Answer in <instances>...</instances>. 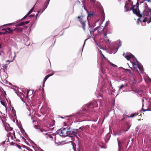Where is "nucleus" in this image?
<instances>
[{
	"instance_id": "45",
	"label": "nucleus",
	"mask_w": 151,
	"mask_h": 151,
	"mask_svg": "<svg viewBox=\"0 0 151 151\" xmlns=\"http://www.w3.org/2000/svg\"><path fill=\"white\" fill-rule=\"evenodd\" d=\"M34 15H32H32H29V16H28V17H29V18H30V17H34Z\"/></svg>"
},
{
	"instance_id": "5",
	"label": "nucleus",
	"mask_w": 151,
	"mask_h": 151,
	"mask_svg": "<svg viewBox=\"0 0 151 151\" xmlns=\"http://www.w3.org/2000/svg\"><path fill=\"white\" fill-rule=\"evenodd\" d=\"M43 134L45 135L46 138L48 140L50 141H55L56 139L55 136L53 134H50L49 132H47L45 131Z\"/></svg>"
},
{
	"instance_id": "12",
	"label": "nucleus",
	"mask_w": 151,
	"mask_h": 151,
	"mask_svg": "<svg viewBox=\"0 0 151 151\" xmlns=\"http://www.w3.org/2000/svg\"><path fill=\"white\" fill-rule=\"evenodd\" d=\"M86 127V126L85 127L84 126H82V127H80L78 129H75L76 133V136H77L78 133L81 132L82 131L84 130Z\"/></svg>"
},
{
	"instance_id": "60",
	"label": "nucleus",
	"mask_w": 151,
	"mask_h": 151,
	"mask_svg": "<svg viewBox=\"0 0 151 151\" xmlns=\"http://www.w3.org/2000/svg\"><path fill=\"white\" fill-rule=\"evenodd\" d=\"M109 39L107 40V41H109Z\"/></svg>"
},
{
	"instance_id": "10",
	"label": "nucleus",
	"mask_w": 151,
	"mask_h": 151,
	"mask_svg": "<svg viewBox=\"0 0 151 151\" xmlns=\"http://www.w3.org/2000/svg\"><path fill=\"white\" fill-rule=\"evenodd\" d=\"M119 42V43L118 45V47L117 48H116L115 47H114L113 49H111L110 53L115 54L117 52L119 48L121 46L122 42L120 40L117 41L116 42V44H117V42Z\"/></svg>"
},
{
	"instance_id": "23",
	"label": "nucleus",
	"mask_w": 151,
	"mask_h": 151,
	"mask_svg": "<svg viewBox=\"0 0 151 151\" xmlns=\"http://www.w3.org/2000/svg\"><path fill=\"white\" fill-rule=\"evenodd\" d=\"M54 74V73H52V74H50L49 75H48L46 76L44 78L43 80V83H45L46 80L47 79V78L50 77L52 76Z\"/></svg>"
},
{
	"instance_id": "39",
	"label": "nucleus",
	"mask_w": 151,
	"mask_h": 151,
	"mask_svg": "<svg viewBox=\"0 0 151 151\" xmlns=\"http://www.w3.org/2000/svg\"><path fill=\"white\" fill-rule=\"evenodd\" d=\"M104 37L105 38H107V34L106 33H104Z\"/></svg>"
},
{
	"instance_id": "64",
	"label": "nucleus",
	"mask_w": 151,
	"mask_h": 151,
	"mask_svg": "<svg viewBox=\"0 0 151 151\" xmlns=\"http://www.w3.org/2000/svg\"><path fill=\"white\" fill-rule=\"evenodd\" d=\"M61 118L62 119H63V117H61Z\"/></svg>"
},
{
	"instance_id": "8",
	"label": "nucleus",
	"mask_w": 151,
	"mask_h": 151,
	"mask_svg": "<svg viewBox=\"0 0 151 151\" xmlns=\"http://www.w3.org/2000/svg\"><path fill=\"white\" fill-rule=\"evenodd\" d=\"M101 73H102L104 74H105V73L104 69L102 68H101V71L99 72L100 77L99 78V82L98 83V84H99L100 83H101L102 85H103L104 83V78H103L101 76H100V74Z\"/></svg>"
},
{
	"instance_id": "15",
	"label": "nucleus",
	"mask_w": 151,
	"mask_h": 151,
	"mask_svg": "<svg viewBox=\"0 0 151 151\" xmlns=\"http://www.w3.org/2000/svg\"><path fill=\"white\" fill-rule=\"evenodd\" d=\"M18 89L19 88H18L15 87L13 88V89L15 91V92L17 94V95L19 96H21L22 95H23V96H24V94L21 92H19Z\"/></svg>"
},
{
	"instance_id": "11",
	"label": "nucleus",
	"mask_w": 151,
	"mask_h": 151,
	"mask_svg": "<svg viewBox=\"0 0 151 151\" xmlns=\"http://www.w3.org/2000/svg\"><path fill=\"white\" fill-rule=\"evenodd\" d=\"M34 6L29 11L28 13L25 16H24L23 18H22L20 20H18L17 22H16V23H18V22H19V21H21L23 20V19H24L26 18L28 15L30 14L31 13H32L33 12L34 9Z\"/></svg>"
},
{
	"instance_id": "59",
	"label": "nucleus",
	"mask_w": 151,
	"mask_h": 151,
	"mask_svg": "<svg viewBox=\"0 0 151 151\" xmlns=\"http://www.w3.org/2000/svg\"><path fill=\"white\" fill-rule=\"evenodd\" d=\"M16 141H17L18 142H20V140H17H17H16Z\"/></svg>"
},
{
	"instance_id": "50",
	"label": "nucleus",
	"mask_w": 151,
	"mask_h": 151,
	"mask_svg": "<svg viewBox=\"0 0 151 151\" xmlns=\"http://www.w3.org/2000/svg\"><path fill=\"white\" fill-rule=\"evenodd\" d=\"M34 127L36 129H37L38 128V126L36 125Z\"/></svg>"
},
{
	"instance_id": "63",
	"label": "nucleus",
	"mask_w": 151,
	"mask_h": 151,
	"mask_svg": "<svg viewBox=\"0 0 151 151\" xmlns=\"http://www.w3.org/2000/svg\"><path fill=\"white\" fill-rule=\"evenodd\" d=\"M109 139H110V137H109V139H108V140H109Z\"/></svg>"
},
{
	"instance_id": "53",
	"label": "nucleus",
	"mask_w": 151,
	"mask_h": 151,
	"mask_svg": "<svg viewBox=\"0 0 151 151\" xmlns=\"http://www.w3.org/2000/svg\"><path fill=\"white\" fill-rule=\"evenodd\" d=\"M40 131H41V132H43V130H42V129H40Z\"/></svg>"
},
{
	"instance_id": "48",
	"label": "nucleus",
	"mask_w": 151,
	"mask_h": 151,
	"mask_svg": "<svg viewBox=\"0 0 151 151\" xmlns=\"http://www.w3.org/2000/svg\"><path fill=\"white\" fill-rule=\"evenodd\" d=\"M99 19L95 23V24L94 25V26H96V23H97L99 21Z\"/></svg>"
},
{
	"instance_id": "38",
	"label": "nucleus",
	"mask_w": 151,
	"mask_h": 151,
	"mask_svg": "<svg viewBox=\"0 0 151 151\" xmlns=\"http://www.w3.org/2000/svg\"><path fill=\"white\" fill-rule=\"evenodd\" d=\"M35 26V24H32L31 26H30V28H34V27Z\"/></svg>"
},
{
	"instance_id": "35",
	"label": "nucleus",
	"mask_w": 151,
	"mask_h": 151,
	"mask_svg": "<svg viewBox=\"0 0 151 151\" xmlns=\"http://www.w3.org/2000/svg\"><path fill=\"white\" fill-rule=\"evenodd\" d=\"M109 21H107L106 22L105 24V27H106L108 26V24H109Z\"/></svg>"
},
{
	"instance_id": "9",
	"label": "nucleus",
	"mask_w": 151,
	"mask_h": 151,
	"mask_svg": "<svg viewBox=\"0 0 151 151\" xmlns=\"http://www.w3.org/2000/svg\"><path fill=\"white\" fill-rule=\"evenodd\" d=\"M78 21L82 25V28L84 31L85 30V27H86L85 22L83 21V16L81 14L80 16L78 17Z\"/></svg>"
},
{
	"instance_id": "7",
	"label": "nucleus",
	"mask_w": 151,
	"mask_h": 151,
	"mask_svg": "<svg viewBox=\"0 0 151 151\" xmlns=\"http://www.w3.org/2000/svg\"><path fill=\"white\" fill-rule=\"evenodd\" d=\"M142 110L143 111H151V99H150L147 106L145 104H143L142 106Z\"/></svg>"
},
{
	"instance_id": "37",
	"label": "nucleus",
	"mask_w": 151,
	"mask_h": 151,
	"mask_svg": "<svg viewBox=\"0 0 151 151\" xmlns=\"http://www.w3.org/2000/svg\"><path fill=\"white\" fill-rule=\"evenodd\" d=\"M88 39V38H87L84 41V44L83 45V49H82V50H83V47H84V46H85V44H86V41Z\"/></svg>"
},
{
	"instance_id": "32",
	"label": "nucleus",
	"mask_w": 151,
	"mask_h": 151,
	"mask_svg": "<svg viewBox=\"0 0 151 151\" xmlns=\"http://www.w3.org/2000/svg\"><path fill=\"white\" fill-rule=\"evenodd\" d=\"M1 104L5 107L6 110V105H5V103L4 102L2 101H1Z\"/></svg>"
},
{
	"instance_id": "46",
	"label": "nucleus",
	"mask_w": 151,
	"mask_h": 151,
	"mask_svg": "<svg viewBox=\"0 0 151 151\" xmlns=\"http://www.w3.org/2000/svg\"><path fill=\"white\" fill-rule=\"evenodd\" d=\"M12 112H13V114H15V111L13 109V108H12Z\"/></svg>"
},
{
	"instance_id": "40",
	"label": "nucleus",
	"mask_w": 151,
	"mask_h": 151,
	"mask_svg": "<svg viewBox=\"0 0 151 151\" xmlns=\"http://www.w3.org/2000/svg\"><path fill=\"white\" fill-rule=\"evenodd\" d=\"M126 70H127V72H129L131 74H132V73H131V70L129 69H127Z\"/></svg>"
},
{
	"instance_id": "57",
	"label": "nucleus",
	"mask_w": 151,
	"mask_h": 151,
	"mask_svg": "<svg viewBox=\"0 0 151 151\" xmlns=\"http://www.w3.org/2000/svg\"><path fill=\"white\" fill-rule=\"evenodd\" d=\"M14 23H10V24H8V25H10V24H13Z\"/></svg>"
},
{
	"instance_id": "4",
	"label": "nucleus",
	"mask_w": 151,
	"mask_h": 151,
	"mask_svg": "<svg viewBox=\"0 0 151 151\" xmlns=\"http://www.w3.org/2000/svg\"><path fill=\"white\" fill-rule=\"evenodd\" d=\"M118 144V151H121V145L124 146H126L127 145V147L128 145L129 142V140L128 138H125L124 139L122 140L121 142H120L118 139H117Z\"/></svg>"
},
{
	"instance_id": "31",
	"label": "nucleus",
	"mask_w": 151,
	"mask_h": 151,
	"mask_svg": "<svg viewBox=\"0 0 151 151\" xmlns=\"http://www.w3.org/2000/svg\"><path fill=\"white\" fill-rule=\"evenodd\" d=\"M96 46H97L98 47L100 48V49L104 50V49L101 47V45H98L97 43H96Z\"/></svg>"
},
{
	"instance_id": "1",
	"label": "nucleus",
	"mask_w": 151,
	"mask_h": 151,
	"mask_svg": "<svg viewBox=\"0 0 151 151\" xmlns=\"http://www.w3.org/2000/svg\"><path fill=\"white\" fill-rule=\"evenodd\" d=\"M123 56L127 60L130 61L134 70L137 71L140 75L142 73V68L139 67V62L134 56L130 52L128 53H124Z\"/></svg>"
},
{
	"instance_id": "51",
	"label": "nucleus",
	"mask_w": 151,
	"mask_h": 151,
	"mask_svg": "<svg viewBox=\"0 0 151 151\" xmlns=\"http://www.w3.org/2000/svg\"><path fill=\"white\" fill-rule=\"evenodd\" d=\"M98 50H99V51L100 52V53H101H101H102V52H101V50H99V49H98Z\"/></svg>"
},
{
	"instance_id": "22",
	"label": "nucleus",
	"mask_w": 151,
	"mask_h": 151,
	"mask_svg": "<svg viewBox=\"0 0 151 151\" xmlns=\"http://www.w3.org/2000/svg\"><path fill=\"white\" fill-rule=\"evenodd\" d=\"M97 30V31L99 33H100L102 31H103V29H102L101 28H100V26H98L96 27L94 29V31Z\"/></svg>"
},
{
	"instance_id": "27",
	"label": "nucleus",
	"mask_w": 151,
	"mask_h": 151,
	"mask_svg": "<svg viewBox=\"0 0 151 151\" xmlns=\"http://www.w3.org/2000/svg\"><path fill=\"white\" fill-rule=\"evenodd\" d=\"M139 114L138 113H134L132 114L131 115L129 116V117H133L134 116H136Z\"/></svg>"
},
{
	"instance_id": "25",
	"label": "nucleus",
	"mask_w": 151,
	"mask_h": 151,
	"mask_svg": "<svg viewBox=\"0 0 151 151\" xmlns=\"http://www.w3.org/2000/svg\"><path fill=\"white\" fill-rule=\"evenodd\" d=\"M14 30H15L19 32H22L23 31V29L22 27L16 28Z\"/></svg>"
},
{
	"instance_id": "6",
	"label": "nucleus",
	"mask_w": 151,
	"mask_h": 151,
	"mask_svg": "<svg viewBox=\"0 0 151 151\" xmlns=\"http://www.w3.org/2000/svg\"><path fill=\"white\" fill-rule=\"evenodd\" d=\"M69 128H64L61 129L58 131V134L61 137H64L68 136V130H69Z\"/></svg>"
},
{
	"instance_id": "49",
	"label": "nucleus",
	"mask_w": 151,
	"mask_h": 151,
	"mask_svg": "<svg viewBox=\"0 0 151 151\" xmlns=\"http://www.w3.org/2000/svg\"><path fill=\"white\" fill-rule=\"evenodd\" d=\"M90 1H92L93 2H94L96 1V0H90Z\"/></svg>"
},
{
	"instance_id": "62",
	"label": "nucleus",
	"mask_w": 151,
	"mask_h": 151,
	"mask_svg": "<svg viewBox=\"0 0 151 151\" xmlns=\"http://www.w3.org/2000/svg\"><path fill=\"white\" fill-rule=\"evenodd\" d=\"M108 136H109V135H106V137H107Z\"/></svg>"
},
{
	"instance_id": "61",
	"label": "nucleus",
	"mask_w": 151,
	"mask_h": 151,
	"mask_svg": "<svg viewBox=\"0 0 151 151\" xmlns=\"http://www.w3.org/2000/svg\"><path fill=\"white\" fill-rule=\"evenodd\" d=\"M99 96H98V98H99V96L100 97H101V96L99 95Z\"/></svg>"
},
{
	"instance_id": "52",
	"label": "nucleus",
	"mask_w": 151,
	"mask_h": 151,
	"mask_svg": "<svg viewBox=\"0 0 151 151\" xmlns=\"http://www.w3.org/2000/svg\"><path fill=\"white\" fill-rule=\"evenodd\" d=\"M13 134L14 135V137L15 138H16V137H15V133H14V132L13 133Z\"/></svg>"
},
{
	"instance_id": "30",
	"label": "nucleus",
	"mask_w": 151,
	"mask_h": 151,
	"mask_svg": "<svg viewBox=\"0 0 151 151\" xmlns=\"http://www.w3.org/2000/svg\"><path fill=\"white\" fill-rule=\"evenodd\" d=\"M124 8L126 9V12H127L129 10V8L127 7V4H126Z\"/></svg>"
},
{
	"instance_id": "34",
	"label": "nucleus",
	"mask_w": 151,
	"mask_h": 151,
	"mask_svg": "<svg viewBox=\"0 0 151 151\" xmlns=\"http://www.w3.org/2000/svg\"><path fill=\"white\" fill-rule=\"evenodd\" d=\"M7 64H5L3 66V68L4 69H6L7 68Z\"/></svg>"
},
{
	"instance_id": "26",
	"label": "nucleus",
	"mask_w": 151,
	"mask_h": 151,
	"mask_svg": "<svg viewBox=\"0 0 151 151\" xmlns=\"http://www.w3.org/2000/svg\"><path fill=\"white\" fill-rule=\"evenodd\" d=\"M8 125L9 126V127H7V128H6V126L5 127V129L6 130L7 132L12 130V128L10 127L9 125V124H8Z\"/></svg>"
},
{
	"instance_id": "18",
	"label": "nucleus",
	"mask_w": 151,
	"mask_h": 151,
	"mask_svg": "<svg viewBox=\"0 0 151 151\" xmlns=\"http://www.w3.org/2000/svg\"><path fill=\"white\" fill-rule=\"evenodd\" d=\"M46 8H45L44 7H42V9H39L37 13L36 14V17H37L38 16V14H40L39 16H40L46 9Z\"/></svg>"
},
{
	"instance_id": "28",
	"label": "nucleus",
	"mask_w": 151,
	"mask_h": 151,
	"mask_svg": "<svg viewBox=\"0 0 151 151\" xmlns=\"http://www.w3.org/2000/svg\"><path fill=\"white\" fill-rule=\"evenodd\" d=\"M124 85L123 84H122V85H121V86L119 87V89L118 91V92H119L120 91V90L121 89H122V88L124 87Z\"/></svg>"
},
{
	"instance_id": "42",
	"label": "nucleus",
	"mask_w": 151,
	"mask_h": 151,
	"mask_svg": "<svg viewBox=\"0 0 151 151\" xmlns=\"http://www.w3.org/2000/svg\"><path fill=\"white\" fill-rule=\"evenodd\" d=\"M121 132H120V133H117L116 134H115V135H117L119 136H120V135H121Z\"/></svg>"
},
{
	"instance_id": "14",
	"label": "nucleus",
	"mask_w": 151,
	"mask_h": 151,
	"mask_svg": "<svg viewBox=\"0 0 151 151\" xmlns=\"http://www.w3.org/2000/svg\"><path fill=\"white\" fill-rule=\"evenodd\" d=\"M101 55L103 57V58L107 62H108V63H109L112 66L114 67H116L117 66L112 63L109 60L105 57V56L102 54V53H101Z\"/></svg>"
},
{
	"instance_id": "55",
	"label": "nucleus",
	"mask_w": 151,
	"mask_h": 151,
	"mask_svg": "<svg viewBox=\"0 0 151 151\" xmlns=\"http://www.w3.org/2000/svg\"><path fill=\"white\" fill-rule=\"evenodd\" d=\"M14 54H15V55H14V58L16 57L15 53V52H14Z\"/></svg>"
},
{
	"instance_id": "41",
	"label": "nucleus",
	"mask_w": 151,
	"mask_h": 151,
	"mask_svg": "<svg viewBox=\"0 0 151 151\" xmlns=\"http://www.w3.org/2000/svg\"><path fill=\"white\" fill-rule=\"evenodd\" d=\"M0 34L4 35L6 34V32H0Z\"/></svg>"
},
{
	"instance_id": "29",
	"label": "nucleus",
	"mask_w": 151,
	"mask_h": 151,
	"mask_svg": "<svg viewBox=\"0 0 151 151\" xmlns=\"http://www.w3.org/2000/svg\"><path fill=\"white\" fill-rule=\"evenodd\" d=\"M126 125L127 127H128V128L126 130H124L123 131L124 133H125L129 129L130 127V126H129V124H127Z\"/></svg>"
},
{
	"instance_id": "58",
	"label": "nucleus",
	"mask_w": 151,
	"mask_h": 151,
	"mask_svg": "<svg viewBox=\"0 0 151 151\" xmlns=\"http://www.w3.org/2000/svg\"><path fill=\"white\" fill-rule=\"evenodd\" d=\"M1 48V45H0V48Z\"/></svg>"
},
{
	"instance_id": "2",
	"label": "nucleus",
	"mask_w": 151,
	"mask_h": 151,
	"mask_svg": "<svg viewBox=\"0 0 151 151\" xmlns=\"http://www.w3.org/2000/svg\"><path fill=\"white\" fill-rule=\"evenodd\" d=\"M98 105L96 101H93L91 103L88 104L84 105L82 107V111L79 112L77 114L78 116L80 117L82 116H89V115L86 113L84 112L85 111L88 112L90 111H92V109L95 107H97Z\"/></svg>"
},
{
	"instance_id": "16",
	"label": "nucleus",
	"mask_w": 151,
	"mask_h": 151,
	"mask_svg": "<svg viewBox=\"0 0 151 151\" xmlns=\"http://www.w3.org/2000/svg\"><path fill=\"white\" fill-rule=\"evenodd\" d=\"M29 22V21H26L25 22H20L19 23L17 24L16 25V26L18 27V26H21L23 25H24L26 24H27Z\"/></svg>"
},
{
	"instance_id": "54",
	"label": "nucleus",
	"mask_w": 151,
	"mask_h": 151,
	"mask_svg": "<svg viewBox=\"0 0 151 151\" xmlns=\"http://www.w3.org/2000/svg\"><path fill=\"white\" fill-rule=\"evenodd\" d=\"M90 32L91 34L92 35V32L91 31H90Z\"/></svg>"
},
{
	"instance_id": "44",
	"label": "nucleus",
	"mask_w": 151,
	"mask_h": 151,
	"mask_svg": "<svg viewBox=\"0 0 151 151\" xmlns=\"http://www.w3.org/2000/svg\"><path fill=\"white\" fill-rule=\"evenodd\" d=\"M147 78L151 83V79L149 78L148 76H147Z\"/></svg>"
},
{
	"instance_id": "3",
	"label": "nucleus",
	"mask_w": 151,
	"mask_h": 151,
	"mask_svg": "<svg viewBox=\"0 0 151 151\" xmlns=\"http://www.w3.org/2000/svg\"><path fill=\"white\" fill-rule=\"evenodd\" d=\"M139 0H137V2L135 5L133 6L132 7H131L130 9V10H132L133 13L136 14L137 16L139 17V18L137 19V24H139V22H142V20L141 18L142 17V14L140 13V12L139 9V3L138 1Z\"/></svg>"
},
{
	"instance_id": "20",
	"label": "nucleus",
	"mask_w": 151,
	"mask_h": 151,
	"mask_svg": "<svg viewBox=\"0 0 151 151\" xmlns=\"http://www.w3.org/2000/svg\"><path fill=\"white\" fill-rule=\"evenodd\" d=\"M88 14V17H93L94 15H98L97 14H96V13L95 12H93L92 13L91 12H88V11H87Z\"/></svg>"
},
{
	"instance_id": "24",
	"label": "nucleus",
	"mask_w": 151,
	"mask_h": 151,
	"mask_svg": "<svg viewBox=\"0 0 151 151\" xmlns=\"http://www.w3.org/2000/svg\"><path fill=\"white\" fill-rule=\"evenodd\" d=\"M50 0H46L45 3V6L44 7L46 9L49 3Z\"/></svg>"
},
{
	"instance_id": "17",
	"label": "nucleus",
	"mask_w": 151,
	"mask_h": 151,
	"mask_svg": "<svg viewBox=\"0 0 151 151\" xmlns=\"http://www.w3.org/2000/svg\"><path fill=\"white\" fill-rule=\"evenodd\" d=\"M142 22L144 23L147 22L149 24L151 22V19H150V17L148 16L144 18Z\"/></svg>"
},
{
	"instance_id": "19",
	"label": "nucleus",
	"mask_w": 151,
	"mask_h": 151,
	"mask_svg": "<svg viewBox=\"0 0 151 151\" xmlns=\"http://www.w3.org/2000/svg\"><path fill=\"white\" fill-rule=\"evenodd\" d=\"M2 30H5V32L6 33V34L11 33L13 32V30H12L9 27H7L6 29H3Z\"/></svg>"
},
{
	"instance_id": "33",
	"label": "nucleus",
	"mask_w": 151,
	"mask_h": 151,
	"mask_svg": "<svg viewBox=\"0 0 151 151\" xmlns=\"http://www.w3.org/2000/svg\"><path fill=\"white\" fill-rule=\"evenodd\" d=\"M30 92V91H27V96L25 97V99H28V94H29V93Z\"/></svg>"
},
{
	"instance_id": "21",
	"label": "nucleus",
	"mask_w": 151,
	"mask_h": 151,
	"mask_svg": "<svg viewBox=\"0 0 151 151\" xmlns=\"http://www.w3.org/2000/svg\"><path fill=\"white\" fill-rule=\"evenodd\" d=\"M135 92L137 93V95L138 96L140 97L142 96V91L141 90L137 89L135 91Z\"/></svg>"
},
{
	"instance_id": "56",
	"label": "nucleus",
	"mask_w": 151,
	"mask_h": 151,
	"mask_svg": "<svg viewBox=\"0 0 151 151\" xmlns=\"http://www.w3.org/2000/svg\"><path fill=\"white\" fill-rule=\"evenodd\" d=\"M23 131L25 132V134H26V135H27V134L25 132H24V129H23Z\"/></svg>"
},
{
	"instance_id": "36",
	"label": "nucleus",
	"mask_w": 151,
	"mask_h": 151,
	"mask_svg": "<svg viewBox=\"0 0 151 151\" xmlns=\"http://www.w3.org/2000/svg\"><path fill=\"white\" fill-rule=\"evenodd\" d=\"M24 39L25 40H26V41L27 42L29 40V38L28 37L26 36L25 37H24Z\"/></svg>"
},
{
	"instance_id": "43",
	"label": "nucleus",
	"mask_w": 151,
	"mask_h": 151,
	"mask_svg": "<svg viewBox=\"0 0 151 151\" xmlns=\"http://www.w3.org/2000/svg\"><path fill=\"white\" fill-rule=\"evenodd\" d=\"M45 83H43V85H42V90L43 91H44L43 87H44Z\"/></svg>"
},
{
	"instance_id": "13",
	"label": "nucleus",
	"mask_w": 151,
	"mask_h": 151,
	"mask_svg": "<svg viewBox=\"0 0 151 151\" xmlns=\"http://www.w3.org/2000/svg\"><path fill=\"white\" fill-rule=\"evenodd\" d=\"M69 135L71 136V135L72 136H76V133L75 129H73L72 130H68V135Z\"/></svg>"
},
{
	"instance_id": "47",
	"label": "nucleus",
	"mask_w": 151,
	"mask_h": 151,
	"mask_svg": "<svg viewBox=\"0 0 151 151\" xmlns=\"http://www.w3.org/2000/svg\"><path fill=\"white\" fill-rule=\"evenodd\" d=\"M83 7L84 8V9H85V10L87 12L88 11L87 9L86 8V7H85V6L84 5H83Z\"/></svg>"
}]
</instances>
